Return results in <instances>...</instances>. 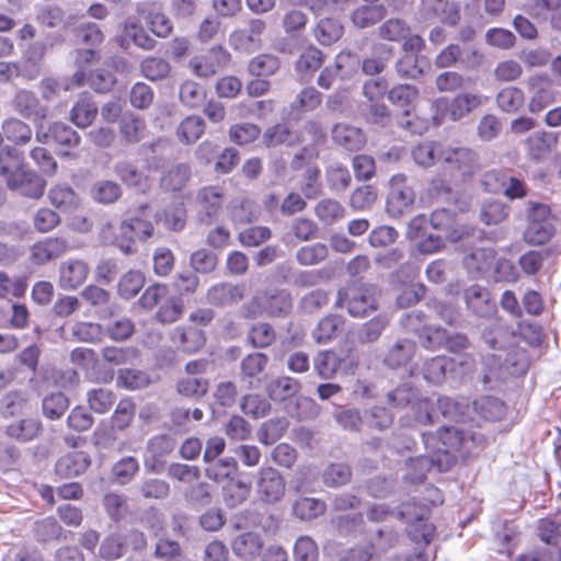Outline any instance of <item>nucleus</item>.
I'll return each mask as SVG.
<instances>
[{
	"instance_id": "8fccbe9b",
	"label": "nucleus",
	"mask_w": 561,
	"mask_h": 561,
	"mask_svg": "<svg viewBox=\"0 0 561 561\" xmlns=\"http://www.w3.org/2000/svg\"><path fill=\"white\" fill-rule=\"evenodd\" d=\"M510 216V206L499 199H489L481 205L480 219L486 225H499Z\"/></svg>"
},
{
	"instance_id": "72a5a7b5",
	"label": "nucleus",
	"mask_w": 561,
	"mask_h": 561,
	"mask_svg": "<svg viewBox=\"0 0 561 561\" xmlns=\"http://www.w3.org/2000/svg\"><path fill=\"white\" fill-rule=\"evenodd\" d=\"M409 524V536L416 543L427 546L434 538L436 527L433 523L428 522L430 517L421 516V513L415 512L412 519L409 517H401Z\"/></svg>"
},
{
	"instance_id": "de8ad7c7",
	"label": "nucleus",
	"mask_w": 561,
	"mask_h": 561,
	"mask_svg": "<svg viewBox=\"0 0 561 561\" xmlns=\"http://www.w3.org/2000/svg\"><path fill=\"white\" fill-rule=\"evenodd\" d=\"M317 218L325 226H332L345 217L344 206L332 198L321 199L314 207Z\"/></svg>"
},
{
	"instance_id": "2f4dec72",
	"label": "nucleus",
	"mask_w": 561,
	"mask_h": 561,
	"mask_svg": "<svg viewBox=\"0 0 561 561\" xmlns=\"http://www.w3.org/2000/svg\"><path fill=\"white\" fill-rule=\"evenodd\" d=\"M264 301L268 317H286L293 310L291 295L286 289H266Z\"/></svg>"
},
{
	"instance_id": "c03bdc74",
	"label": "nucleus",
	"mask_w": 561,
	"mask_h": 561,
	"mask_svg": "<svg viewBox=\"0 0 561 561\" xmlns=\"http://www.w3.org/2000/svg\"><path fill=\"white\" fill-rule=\"evenodd\" d=\"M263 547L261 537L252 531L243 533L236 537L231 542L232 551L236 556L250 559L260 553Z\"/></svg>"
},
{
	"instance_id": "9b49d317",
	"label": "nucleus",
	"mask_w": 561,
	"mask_h": 561,
	"mask_svg": "<svg viewBox=\"0 0 561 561\" xmlns=\"http://www.w3.org/2000/svg\"><path fill=\"white\" fill-rule=\"evenodd\" d=\"M443 503L444 495L442 491L433 484H427L419 496L402 505L400 515L401 517H409L410 520L415 512L421 513L423 517H430L431 508Z\"/></svg>"
},
{
	"instance_id": "338daca9",
	"label": "nucleus",
	"mask_w": 561,
	"mask_h": 561,
	"mask_svg": "<svg viewBox=\"0 0 561 561\" xmlns=\"http://www.w3.org/2000/svg\"><path fill=\"white\" fill-rule=\"evenodd\" d=\"M124 33L129 37L133 43L145 50H152L157 44L156 39L152 38L142 27L140 21L129 19L124 26Z\"/></svg>"
},
{
	"instance_id": "39448f33",
	"label": "nucleus",
	"mask_w": 561,
	"mask_h": 561,
	"mask_svg": "<svg viewBox=\"0 0 561 561\" xmlns=\"http://www.w3.org/2000/svg\"><path fill=\"white\" fill-rule=\"evenodd\" d=\"M482 55L472 44H449L435 57L434 64L437 68L444 69L460 64L463 68H474L480 65Z\"/></svg>"
},
{
	"instance_id": "f704fd0d",
	"label": "nucleus",
	"mask_w": 561,
	"mask_h": 561,
	"mask_svg": "<svg viewBox=\"0 0 561 561\" xmlns=\"http://www.w3.org/2000/svg\"><path fill=\"white\" fill-rule=\"evenodd\" d=\"M239 466L233 457H226L208 463L205 476L217 483H228L236 479Z\"/></svg>"
},
{
	"instance_id": "b1692460",
	"label": "nucleus",
	"mask_w": 561,
	"mask_h": 561,
	"mask_svg": "<svg viewBox=\"0 0 561 561\" xmlns=\"http://www.w3.org/2000/svg\"><path fill=\"white\" fill-rule=\"evenodd\" d=\"M50 204L64 214L77 211L81 205V199L76 191L66 184H56L48 191Z\"/></svg>"
},
{
	"instance_id": "f3484780",
	"label": "nucleus",
	"mask_w": 561,
	"mask_h": 561,
	"mask_svg": "<svg viewBox=\"0 0 561 561\" xmlns=\"http://www.w3.org/2000/svg\"><path fill=\"white\" fill-rule=\"evenodd\" d=\"M89 272V266L84 261L69 259L60 264L59 286L67 290L77 289L85 282Z\"/></svg>"
},
{
	"instance_id": "a18cd8bd",
	"label": "nucleus",
	"mask_w": 561,
	"mask_h": 561,
	"mask_svg": "<svg viewBox=\"0 0 561 561\" xmlns=\"http://www.w3.org/2000/svg\"><path fill=\"white\" fill-rule=\"evenodd\" d=\"M300 390V382L289 376L277 377L267 385V393L272 400L285 401Z\"/></svg>"
},
{
	"instance_id": "cd10ccee",
	"label": "nucleus",
	"mask_w": 561,
	"mask_h": 561,
	"mask_svg": "<svg viewBox=\"0 0 561 561\" xmlns=\"http://www.w3.org/2000/svg\"><path fill=\"white\" fill-rule=\"evenodd\" d=\"M205 130V121L199 115L191 114L179 123L175 136L181 144L193 145L203 137Z\"/></svg>"
},
{
	"instance_id": "13d9d810",
	"label": "nucleus",
	"mask_w": 561,
	"mask_h": 561,
	"mask_svg": "<svg viewBox=\"0 0 561 561\" xmlns=\"http://www.w3.org/2000/svg\"><path fill=\"white\" fill-rule=\"evenodd\" d=\"M415 334L421 346L431 352L443 348L446 340V329L442 327L426 325L417 329Z\"/></svg>"
},
{
	"instance_id": "37998d69",
	"label": "nucleus",
	"mask_w": 561,
	"mask_h": 561,
	"mask_svg": "<svg viewBox=\"0 0 561 561\" xmlns=\"http://www.w3.org/2000/svg\"><path fill=\"white\" fill-rule=\"evenodd\" d=\"M495 101L502 112L514 114L523 108L525 104V93L518 87L508 85L499 91Z\"/></svg>"
},
{
	"instance_id": "9d476101",
	"label": "nucleus",
	"mask_w": 561,
	"mask_h": 561,
	"mask_svg": "<svg viewBox=\"0 0 561 561\" xmlns=\"http://www.w3.org/2000/svg\"><path fill=\"white\" fill-rule=\"evenodd\" d=\"M419 13L424 21L438 20L448 25H456L460 20L458 7L449 0H421Z\"/></svg>"
},
{
	"instance_id": "774afa93",
	"label": "nucleus",
	"mask_w": 561,
	"mask_h": 561,
	"mask_svg": "<svg viewBox=\"0 0 561 561\" xmlns=\"http://www.w3.org/2000/svg\"><path fill=\"white\" fill-rule=\"evenodd\" d=\"M141 73L151 81L167 78L171 71L170 64L161 57H146L140 64Z\"/></svg>"
},
{
	"instance_id": "a19ab883",
	"label": "nucleus",
	"mask_w": 561,
	"mask_h": 561,
	"mask_svg": "<svg viewBox=\"0 0 561 561\" xmlns=\"http://www.w3.org/2000/svg\"><path fill=\"white\" fill-rule=\"evenodd\" d=\"M3 138L16 146H24L32 139L33 131L28 124L11 117L2 123Z\"/></svg>"
},
{
	"instance_id": "a878e982",
	"label": "nucleus",
	"mask_w": 561,
	"mask_h": 561,
	"mask_svg": "<svg viewBox=\"0 0 561 561\" xmlns=\"http://www.w3.org/2000/svg\"><path fill=\"white\" fill-rule=\"evenodd\" d=\"M557 141L554 134L541 130L529 135L524 145L529 159L540 161L552 150Z\"/></svg>"
},
{
	"instance_id": "6e6d98bb",
	"label": "nucleus",
	"mask_w": 561,
	"mask_h": 561,
	"mask_svg": "<svg viewBox=\"0 0 561 561\" xmlns=\"http://www.w3.org/2000/svg\"><path fill=\"white\" fill-rule=\"evenodd\" d=\"M463 298L467 307L477 314H483L489 309L490 294L481 285L474 284L466 288Z\"/></svg>"
},
{
	"instance_id": "7ed1b4c3",
	"label": "nucleus",
	"mask_w": 561,
	"mask_h": 561,
	"mask_svg": "<svg viewBox=\"0 0 561 561\" xmlns=\"http://www.w3.org/2000/svg\"><path fill=\"white\" fill-rule=\"evenodd\" d=\"M440 163L444 172L454 183L467 182L481 170L476 151L467 147L444 146L440 151Z\"/></svg>"
},
{
	"instance_id": "f257e3e1",
	"label": "nucleus",
	"mask_w": 561,
	"mask_h": 561,
	"mask_svg": "<svg viewBox=\"0 0 561 561\" xmlns=\"http://www.w3.org/2000/svg\"><path fill=\"white\" fill-rule=\"evenodd\" d=\"M424 442H432L438 455L436 462L440 471H447L457 463L458 457L468 449V444L474 440L472 434L466 433L453 425H443L438 427L435 434H423Z\"/></svg>"
},
{
	"instance_id": "f8f14e48",
	"label": "nucleus",
	"mask_w": 561,
	"mask_h": 561,
	"mask_svg": "<svg viewBox=\"0 0 561 561\" xmlns=\"http://www.w3.org/2000/svg\"><path fill=\"white\" fill-rule=\"evenodd\" d=\"M91 456L83 450H72L61 455L54 467L60 479H70L83 474L91 466Z\"/></svg>"
},
{
	"instance_id": "e2e57ef3",
	"label": "nucleus",
	"mask_w": 561,
	"mask_h": 561,
	"mask_svg": "<svg viewBox=\"0 0 561 561\" xmlns=\"http://www.w3.org/2000/svg\"><path fill=\"white\" fill-rule=\"evenodd\" d=\"M34 536L39 542L59 540L62 536V527L55 517L48 516L35 523Z\"/></svg>"
},
{
	"instance_id": "aec40b11",
	"label": "nucleus",
	"mask_w": 561,
	"mask_h": 561,
	"mask_svg": "<svg viewBox=\"0 0 561 561\" xmlns=\"http://www.w3.org/2000/svg\"><path fill=\"white\" fill-rule=\"evenodd\" d=\"M11 191H18L31 198H39L44 195L46 181L31 169L24 170L15 179L9 180L7 184Z\"/></svg>"
},
{
	"instance_id": "5fc2aeb1",
	"label": "nucleus",
	"mask_w": 561,
	"mask_h": 561,
	"mask_svg": "<svg viewBox=\"0 0 561 561\" xmlns=\"http://www.w3.org/2000/svg\"><path fill=\"white\" fill-rule=\"evenodd\" d=\"M139 13L150 31L158 37H167L172 32L171 21L154 7L140 9Z\"/></svg>"
},
{
	"instance_id": "4d7b16f0",
	"label": "nucleus",
	"mask_w": 561,
	"mask_h": 561,
	"mask_svg": "<svg viewBox=\"0 0 561 561\" xmlns=\"http://www.w3.org/2000/svg\"><path fill=\"white\" fill-rule=\"evenodd\" d=\"M280 67V60L273 54H260L253 57L248 66L252 76L270 77L273 76Z\"/></svg>"
},
{
	"instance_id": "5701e85b",
	"label": "nucleus",
	"mask_w": 561,
	"mask_h": 561,
	"mask_svg": "<svg viewBox=\"0 0 561 561\" xmlns=\"http://www.w3.org/2000/svg\"><path fill=\"white\" fill-rule=\"evenodd\" d=\"M67 248L66 240L61 238H46L33 244L31 257L36 264H45L65 254Z\"/></svg>"
},
{
	"instance_id": "58836bf2",
	"label": "nucleus",
	"mask_w": 561,
	"mask_h": 561,
	"mask_svg": "<svg viewBox=\"0 0 561 561\" xmlns=\"http://www.w3.org/2000/svg\"><path fill=\"white\" fill-rule=\"evenodd\" d=\"M146 122L134 113L125 114L119 121V134L125 144H136L144 138Z\"/></svg>"
},
{
	"instance_id": "bf43d9fd",
	"label": "nucleus",
	"mask_w": 561,
	"mask_h": 561,
	"mask_svg": "<svg viewBox=\"0 0 561 561\" xmlns=\"http://www.w3.org/2000/svg\"><path fill=\"white\" fill-rule=\"evenodd\" d=\"M127 542L118 534L107 535L100 543L99 556L106 561L122 558L126 551Z\"/></svg>"
},
{
	"instance_id": "7c9ffc66",
	"label": "nucleus",
	"mask_w": 561,
	"mask_h": 561,
	"mask_svg": "<svg viewBox=\"0 0 561 561\" xmlns=\"http://www.w3.org/2000/svg\"><path fill=\"white\" fill-rule=\"evenodd\" d=\"M345 319L339 314L324 316L312 330L311 336L317 344H328L342 331Z\"/></svg>"
},
{
	"instance_id": "09e8293b",
	"label": "nucleus",
	"mask_w": 561,
	"mask_h": 561,
	"mask_svg": "<svg viewBox=\"0 0 561 561\" xmlns=\"http://www.w3.org/2000/svg\"><path fill=\"white\" fill-rule=\"evenodd\" d=\"M136 414V403L131 398H123L118 401L112 416H111V427L115 431H125L127 430Z\"/></svg>"
},
{
	"instance_id": "6ab92c4d",
	"label": "nucleus",
	"mask_w": 561,
	"mask_h": 561,
	"mask_svg": "<svg viewBox=\"0 0 561 561\" xmlns=\"http://www.w3.org/2000/svg\"><path fill=\"white\" fill-rule=\"evenodd\" d=\"M414 199L415 193L411 186L393 182L387 198L386 210L391 217H400L410 210Z\"/></svg>"
},
{
	"instance_id": "4c0bfd02",
	"label": "nucleus",
	"mask_w": 561,
	"mask_h": 561,
	"mask_svg": "<svg viewBox=\"0 0 561 561\" xmlns=\"http://www.w3.org/2000/svg\"><path fill=\"white\" fill-rule=\"evenodd\" d=\"M322 103V94L314 87L304 88L290 103V114L301 116L317 110Z\"/></svg>"
},
{
	"instance_id": "393cba45",
	"label": "nucleus",
	"mask_w": 561,
	"mask_h": 561,
	"mask_svg": "<svg viewBox=\"0 0 561 561\" xmlns=\"http://www.w3.org/2000/svg\"><path fill=\"white\" fill-rule=\"evenodd\" d=\"M27 165L24 162V154L14 147L5 146L0 150V175L5 184L9 180L15 179Z\"/></svg>"
},
{
	"instance_id": "e433bc0d",
	"label": "nucleus",
	"mask_w": 561,
	"mask_h": 561,
	"mask_svg": "<svg viewBox=\"0 0 561 561\" xmlns=\"http://www.w3.org/2000/svg\"><path fill=\"white\" fill-rule=\"evenodd\" d=\"M444 146L439 141L425 140L412 148L411 156L416 164L428 168L436 161L440 162V151L444 150Z\"/></svg>"
},
{
	"instance_id": "20e7f679",
	"label": "nucleus",
	"mask_w": 561,
	"mask_h": 561,
	"mask_svg": "<svg viewBox=\"0 0 561 561\" xmlns=\"http://www.w3.org/2000/svg\"><path fill=\"white\" fill-rule=\"evenodd\" d=\"M335 307L346 308L354 318H364L378 309V290L370 284H348L339 289Z\"/></svg>"
},
{
	"instance_id": "2eb2a0df",
	"label": "nucleus",
	"mask_w": 561,
	"mask_h": 561,
	"mask_svg": "<svg viewBox=\"0 0 561 561\" xmlns=\"http://www.w3.org/2000/svg\"><path fill=\"white\" fill-rule=\"evenodd\" d=\"M244 297V284H232L228 282L213 285L206 294L207 302L215 307H226L238 304Z\"/></svg>"
},
{
	"instance_id": "680f3d73",
	"label": "nucleus",
	"mask_w": 561,
	"mask_h": 561,
	"mask_svg": "<svg viewBox=\"0 0 561 561\" xmlns=\"http://www.w3.org/2000/svg\"><path fill=\"white\" fill-rule=\"evenodd\" d=\"M329 255L327 244L317 242L299 248L296 252V260L300 265H317L324 261Z\"/></svg>"
},
{
	"instance_id": "052dcab7",
	"label": "nucleus",
	"mask_w": 561,
	"mask_h": 561,
	"mask_svg": "<svg viewBox=\"0 0 561 561\" xmlns=\"http://www.w3.org/2000/svg\"><path fill=\"white\" fill-rule=\"evenodd\" d=\"M314 35L320 44L331 45L343 35V26L335 19H321L316 26Z\"/></svg>"
},
{
	"instance_id": "3c124183",
	"label": "nucleus",
	"mask_w": 561,
	"mask_h": 561,
	"mask_svg": "<svg viewBox=\"0 0 561 561\" xmlns=\"http://www.w3.org/2000/svg\"><path fill=\"white\" fill-rule=\"evenodd\" d=\"M116 401V394L111 389L93 388L87 392L89 408L96 414H106Z\"/></svg>"
},
{
	"instance_id": "f03ea898",
	"label": "nucleus",
	"mask_w": 561,
	"mask_h": 561,
	"mask_svg": "<svg viewBox=\"0 0 561 561\" xmlns=\"http://www.w3.org/2000/svg\"><path fill=\"white\" fill-rule=\"evenodd\" d=\"M526 220L523 239L527 244L545 245L552 240L557 232V216L548 204L528 202Z\"/></svg>"
},
{
	"instance_id": "ea45409f",
	"label": "nucleus",
	"mask_w": 561,
	"mask_h": 561,
	"mask_svg": "<svg viewBox=\"0 0 561 561\" xmlns=\"http://www.w3.org/2000/svg\"><path fill=\"white\" fill-rule=\"evenodd\" d=\"M179 98L184 106L196 110L206 102L207 91L198 82L187 79L180 85Z\"/></svg>"
},
{
	"instance_id": "c9c22d12",
	"label": "nucleus",
	"mask_w": 561,
	"mask_h": 561,
	"mask_svg": "<svg viewBox=\"0 0 561 561\" xmlns=\"http://www.w3.org/2000/svg\"><path fill=\"white\" fill-rule=\"evenodd\" d=\"M453 358L445 355H438L424 362L422 374L424 379L428 382L439 385L445 381L447 371L453 369Z\"/></svg>"
},
{
	"instance_id": "0e129e2a",
	"label": "nucleus",
	"mask_w": 561,
	"mask_h": 561,
	"mask_svg": "<svg viewBox=\"0 0 561 561\" xmlns=\"http://www.w3.org/2000/svg\"><path fill=\"white\" fill-rule=\"evenodd\" d=\"M145 276L139 271H128L117 284L118 295L124 299L134 298L144 287Z\"/></svg>"
},
{
	"instance_id": "4be33fe9",
	"label": "nucleus",
	"mask_w": 561,
	"mask_h": 561,
	"mask_svg": "<svg viewBox=\"0 0 561 561\" xmlns=\"http://www.w3.org/2000/svg\"><path fill=\"white\" fill-rule=\"evenodd\" d=\"M225 202V190L219 185L202 187L196 195V204L201 213L209 218L217 217Z\"/></svg>"
},
{
	"instance_id": "1a4fd4ad",
	"label": "nucleus",
	"mask_w": 561,
	"mask_h": 561,
	"mask_svg": "<svg viewBox=\"0 0 561 561\" xmlns=\"http://www.w3.org/2000/svg\"><path fill=\"white\" fill-rule=\"evenodd\" d=\"M12 106L16 113L27 119H32L35 127L43 126L48 117V107L39 103L38 98L32 91L20 90L12 100Z\"/></svg>"
},
{
	"instance_id": "49530a36",
	"label": "nucleus",
	"mask_w": 561,
	"mask_h": 561,
	"mask_svg": "<svg viewBox=\"0 0 561 561\" xmlns=\"http://www.w3.org/2000/svg\"><path fill=\"white\" fill-rule=\"evenodd\" d=\"M484 99L478 93H460L450 100L451 121L456 122L482 105Z\"/></svg>"
},
{
	"instance_id": "69168bd1",
	"label": "nucleus",
	"mask_w": 561,
	"mask_h": 561,
	"mask_svg": "<svg viewBox=\"0 0 561 561\" xmlns=\"http://www.w3.org/2000/svg\"><path fill=\"white\" fill-rule=\"evenodd\" d=\"M297 137L286 124H276L263 135V144L266 147H276L279 145H294Z\"/></svg>"
},
{
	"instance_id": "c756f323",
	"label": "nucleus",
	"mask_w": 561,
	"mask_h": 561,
	"mask_svg": "<svg viewBox=\"0 0 561 561\" xmlns=\"http://www.w3.org/2000/svg\"><path fill=\"white\" fill-rule=\"evenodd\" d=\"M98 106L89 93H82L70 111V121L79 128L89 127L98 115Z\"/></svg>"
},
{
	"instance_id": "412c9836",
	"label": "nucleus",
	"mask_w": 561,
	"mask_h": 561,
	"mask_svg": "<svg viewBox=\"0 0 561 561\" xmlns=\"http://www.w3.org/2000/svg\"><path fill=\"white\" fill-rule=\"evenodd\" d=\"M350 354H339L334 350L320 351L313 358V368L322 379H332L343 368Z\"/></svg>"
},
{
	"instance_id": "473e14b6",
	"label": "nucleus",
	"mask_w": 561,
	"mask_h": 561,
	"mask_svg": "<svg viewBox=\"0 0 561 561\" xmlns=\"http://www.w3.org/2000/svg\"><path fill=\"white\" fill-rule=\"evenodd\" d=\"M324 62L322 51L313 46L307 47L296 61L295 69L301 81H309L316 71H318Z\"/></svg>"
},
{
	"instance_id": "603ef678",
	"label": "nucleus",
	"mask_w": 561,
	"mask_h": 561,
	"mask_svg": "<svg viewBox=\"0 0 561 561\" xmlns=\"http://www.w3.org/2000/svg\"><path fill=\"white\" fill-rule=\"evenodd\" d=\"M231 218L239 224H251L260 217V206L251 198L243 197L232 203Z\"/></svg>"
},
{
	"instance_id": "dca6fc26",
	"label": "nucleus",
	"mask_w": 561,
	"mask_h": 561,
	"mask_svg": "<svg viewBox=\"0 0 561 561\" xmlns=\"http://www.w3.org/2000/svg\"><path fill=\"white\" fill-rule=\"evenodd\" d=\"M71 82L77 87L88 83L98 93H107L116 84V77L113 71L104 68H98L89 73L79 69L73 73Z\"/></svg>"
},
{
	"instance_id": "ddd939ff",
	"label": "nucleus",
	"mask_w": 561,
	"mask_h": 561,
	"mask_svg": "<svg viewBox=\"0 0 561 561\" xmlns=\"http://www.w3.org/2000/svg\"><path fill=\"white\" fill-rule=\"evenodd\" d=\"M43 126L36 128V140L42 144H56L66 148H76L80 144L79 134L64 123H53L47 130Z\"/></svg>"
},
{
	"instance_id": "864d4df0",
	"label": "nucleus",
	"mask_w": 561,
	"mask_h": 561,
	"mask_svg": "<svg viewBox=\"0 0 561 561\" xmlns=\"http://www.w3.org/2000/svg\"><path fill=\"white\" fill-rule=\"evenodd\" d=\"M191 170L181 163L169 169L161 178L160 185L165 191L178 192L184 188L190 180Z\"/></svg>"
},
{
	"instance_id": "4468645a",
	"label": "nucleus",
	"mask_w": 561,
	"mask_h": 561,
	"mask_svg": "<svg viewBox=\"0 0 561 561\" xmlns=\"http://www.w3.org/2000/svg\"><path fill=\"white\" fill-rule=\"evenodd\" d=\"M170 341L176 350L194 354L205 345L206 335L203 330L194 325H179L171 331Z\"/></svg>"
},
{
	"instance_id": "6e6552de",
	"label": "nucleus",
	"mask_w": 561,
	"mask_h": 561,
	"mask_svg": "<svg viewBox=\"0 0 561 561\" xmlns=\"http://www.w3.org/2000/svg\"><path fill=\"white\" fill-rule=\"evenodd\" d=\"M527 87L530 92L528 111L538 114L556 100L552 81L548 75H535L528 78Z\"/></svg>"
},
{
	"instance_id": "c85d7f7f",
	"label": "nucleus",
	"mask_w": 561,
	"mask_h": 561,
	"mask_svg": "<svg viewBox=\"0 0 561 561\" xmlns=\"http://www.w3.org/2000/svg\"><path fill=\"white\" fill-rule=\"evenodd\" d=\"M417 351L416 343L412 340L402 339L397 341L387 352L385 356L386 366L396 369L408 365Z\"/></svg>"
},
{
	"instance_id": "bb28decb",
	"label": "nucleus",
	"mask_w": 561,
	"mask_h": 561,
	"mask_svg": "<svg viewBox=\"0 0 561 561\" xmlns=\"http://www.w3.org/2000/svg\"><path fill=\"white\" fill-rule=\"evenodd\" d=\"M334 142L347 151L360 150L366 144V137L360 128L346 124H336L332 129Z\"/></svg>"
},
{
	"instance_id": "79ce46f5",
	"label": "nucleus",
	"mask_w": 561,
	"mask_h": 561,
	"mask_svg": "<svg viewBox=\"0 0 561 561\" xmlns=\"http://www.w3.org/2000/svg\"><path fill=\"white\" fill-rule=\"evenodd\" d=\"M473 410L478 417L489 422L500 421L505 414L504 403L491 396H482L476 399Z\"/></svg>"
},
{
	"instance_id": "a211bd4d",
	"label": "nucleus",
	"mask_w": 561,
	"mask_h": 561,
	"mask_svg": "<svg viewBox=\"0 0 561 561\" xmlns=\"http://www.w3.org/2000/svg\"><path fill=\"white\" fill-rule=\"evenodd\" d=\"M5 435L19 443H27L38 438L43 433V424L38 417L27 416L14 420L5 426Z\"/></svg>"
},
{
	"instance_id": "0eeeda50",
	"label": "nucleus",
	"mask_w": 561,
	"mask_h": 561,
	"mask_svg": "<svg viewBox=\"0 0 561 561\" xmlns=\"http://www.w3.org/2000/svg\"><path fill=\"white\" fill-rule=\"evenodd\" d=\"M286 492V482L278 470L273 467H262L257 472L256 493L259 499L273 504L283 499Z\"/></svg>"
},
{
	"instance_id": "423d86ee",
	"label": "nucleus",
	"mask_w": 561,
	"mask_h": 561,
	"mask_svg": "<svg viewBox=\"0 0 561 561\" xmlns=\"http://www.w3.org/2000/svg\"><path fill=\"white\" fill-rule=\"evenodd\" d=\"M231 56L221 45L210 47L206 53L191 58L188 66L192 73L207 79L216 75L230 62Z\"/></svg>"
}]
</instances>
